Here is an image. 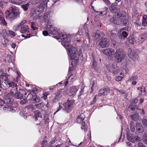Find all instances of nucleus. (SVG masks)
Masks as SVG:
<instances>
[{
  "label": "nucleus",
  "mask_w": 147,
  "mask_h": 147,
  "mask_svg": "<svg viewBox=\"0 0 147 147\" xmlns=\"http://www.w3.org/2000/svg\"><path fill=\"white\" fill-rule=\"evenodd\" d=\"M138 146L139 147H146L145 145H144L142 142H139L138 143Z\"/></svg>",
  "instance_id": "e2e57ef3"
},
{
  "label": "nucleus",
  "mask_w": 147,
  "mask_h": 147,
  "mask_svg": "<svg viewBox=\"0 0 147 147\" xmlns=\"http://www.w3.org/2000/svg\"><path fill=\"white\" fill-rule=\"evenodd\" d=\"M134 139L136 141L138 142L140 140V138L138 136H137L134 137Z\"/></svg>",
  "instance_id": "680f3d73"
},
{
  "label": "nucleus",
  "mask_w": 147,
  "mask_h": 147,
  "mask_svg": "<svg viewBox=\"0 0 147 147\" xmlns=\"http://www.w3.org/2000/svg\"><path fill=\"white\" fill-rule=\"evenodd\" d=\"M120 76H117L115 78V80L117 82H119L124 77L123 75L121 73L120 74Z\"/></svg>",
  "instance_id": "58836bf2"
},
{
  "label": "nucleus",
  "mask_w": 147,
  "mask_h": 147,
  "mask_svg": "<svg viewBox=\"0 0 147 147\" xmlns=\"http://www.w3.org/2000/svg\"><path fill=\"white\" fill-rule=\"evenodd\" d=\"M138 100L137 98H135L133 99L132 102V105H134L136 104L138 101Z\"/></svg>",
  "instance_id": "4d7b16f0"
},
{
  "label": "nucleus",
  "mask_w": 147,
  "mask_h": 147,
  "mask_svg": "<svg viewBox=\"0 0 147 147\" xmlns=\"http://www.w3.org/2000/svg\"><path fill=\"white\" fill-rule=\"evenodd\" d=\"M142 123L144 125L147 126V119L143 118L142 120Z\"/></svg>",
  "instance_id": "603ef678"
},
{
  "label": "nucleus",
  "mask_w": 147,
  "mask_h": 147,
  "mask_svg": "<svg viewBox=\"0 0 147 147\" xmlns=\"http://www.w3.org/2000/svg\"><path fill=\"white\" fill-rule=\"evenodd\" d=\"M72 105V103L70 101H68L63 104V106L65 108L67 109H69L71 106Z\"/></svg>",
  "instance_id": "c756f323"
},
{
  "label": "nucleus",
  "mask_w": 147,
  "mask_h": 147,
  "mask_svg": "<svg viewBox=\"0 0 147 147\" xmlns=\"http://www.w3.org/2000/svg\"><path fill=\"white\" fill-rule=\"evenodd\" d=\"M128 40L130 43L133 44H134L136 41V38L132 36L129 38Z\"/></svg>",
  "instance_id": "f704fd0d"
},
{
  "label": "nucleus",
  "mask_w": 147,
  "mask_h": 147,
  "mask_svg": "<svg viewBox=\"0 0 147 147\" xmlns=\"http://www.w3.org/2000/svg\"><path fill=\"white\" fill-rule=\"evenodd\" d=\"M146 34H144L140 36L138 38V39L140 40L141 42H140V41H138V42L141 43L143 41L144 39H145V37H146L145 35Z\"/></svg>",
  "instance_id": "ea45409f"
},
{
  "label": "nucleus",
  "mask_w": 147,
  "mask_h": 147,
  "mask_svg": "<svg viewBox=\"0 0 147 147\" xmlns=\"http://www.w3.org/2000/svg\"><path fill=\"white\" fill-rule=\"evenodd\" d=\"M81 123L82 126L81 127V128L82 129H83L84 131H86L88 129L87 125H86V123L84 121H82Z\"/></svg>",
  "instance_id": "2f4dec72"
},
{
  "label": "nucleus",
  "mask_w": 147,
  "mask_h": 147,
  "mask_svg": "<svg viewBox=\"0 0 147 147\" xmlns=\"http://www.w3.org/2000/svg\"><path fill=\"white\" fill-rule=\"evenodd\" d=\"M143 142L147 144V134H145L143 139Z\"/></svg>",
  "instance_id": "3c124183"
},
{
  "label": "nucleus",
  "mask_w": 147,
  "mask_h": 147,
  "mask_svg": "<svg viewBox=\"0 0 147 147\" xmlns=\"http://www.w3.org/2000/svg\"><path fill=\"white\" fill-rule=\"evenodd\" d=\"M111 45L114 47H117L118 45V43L115 40H111Z\"/></svg>",
  "instance_id": "a18cd8bd"
},
{
  "label": "nucleus",
  "mask_w": 147,
  "mask_h": 147,
  "mask_svg": "<svg viewBox=\"0 0 147 147\" xmlns=\"http://www.w3.org/2000/svg\"><path fill=\"white\" fill-rule=\"evenodd\" d=\"M92 8H93V10L94 11L96 12V13H99V15H104L105 14H106L107 13V11L106 10H107V9H108L106 8L105 9V10H106V11H96L95 10V9H94V7L93 6L92 7Z\"/></svg>",
  "instance_id": "c9c22d12"
},
{
  "label": "nucleus",
  "mask_w": 147,
  "mask_h": 147,
  "mask_svg": "<svg viewBox=\"0 0 147 147\" xmlns=\"http://www.w3.org/2000/svg\"><path fill=\"white\" fill-rule=\"evenodd\" d=\"M55 96L53 99V102H56L59 100L62 97L61 91H58L55 94Z\"/></svg>",
  "instance_id": "dca6fc26"
},
{
  "label": "nucleus",
  "mask_w": 147,
  "mask_h": 147,
  "mask_svg": "<svg viewBox=\"0 0 147 147\" xmlns=\"http://www.w3.org/2000/svg\"><path fill=\"white\" fill-rule=\"evenodd\" d=\"M142 25L144 26H147V16L146 15H144L143 17Z\"/></svg>",
  "instance_id": "c85d7f7f"
},
{
  "label": "nucleus",
  "mask_w": 147,
  "mask_h": 147,
  "mask_svg": "<svg viewBox=\"0 0 147 147\" xmlns=\"http://www.w3.org/2000/svg\"><path fill=\"white\" fill-rule=\"evenodd\" d=\"M109 39L107 38H101L98 43V45L102 48L108 47L110 45Z\"/></svg>",
  "instance_id": "6e6552de"
},
{
  "label": "nucleus",
  "mask_w": 147,
  "mask_h": 147,
  "mask_svg": "<svg viewBox=\"0 0 147 147\" xmlns=\"http://www.w3.org/2000/svg\"><path fill=\"white\" fill-rule=\"evenodd\" d=\"M3 110L5 111H12L14 112L15 111L12 108L9 107V105H5L4 107L3 108Z\"/></svg>",
  "instance_id": "b1692460"
},
{
  "label": "nucleus",
  "mask_w": 147,
  "mask_h": 147,
  "mask_svg": "<svg viewBox=\"0 0 147 147\" xmlns=\"http://www.w3.org/2000/svg\"><path fill=\"white\" fill-rule=\"evenodd\" d=\"M128 131L127 129V137L128 140L134 143V136H132V134H129V129H128Z\"/></svg>",
  "instance_id": "aec40b11"
},
{
  "label": "nucleus",
  "mask_w": 147,
  "mask_h": 147,
  "mask_svg": "<svg viewBox=\"0 0 147 147\" xmlns=\"http://www.w3.org/2000/svg\"><path fill=\"white\" fill-rule=\"evenodd\" d=\"M26 22V20H23L19 24L20 25L21 27L22 26H26V25H24V24H25Z\"/></svg>",
  "instance_id": "bf43d9fd"
},
{
  "label": "nucleus",
  "mask_w": 147,
  "mask_h": 147,
  "mask_svg": "<svg viewBox=\"0 0 147 147\" xmlns=\"http://www.w3.org/2000/svg\"><path fill=\"white\" fill-rule=\"evenodd\" d=\"M17 85L13 82H11L8 85L7 88H10V93L12 94L14 92H16L18 88H17Z\"/></svg>",
  "instance_id": "ddd939ff"
},
{
  "label": "nucleus",
  "mask_w": 147,
  "mask_h": 147,
  "mask_svg": "<svg viewBox=\"0 0 147 147\" xmlns=\"http://www.w3.org/2000/svg\"><path fill=\"white\" fill-rule=\"evenodd\" d=\"M97 96V94H96L95 96L94 99H93V100L92 101V102L90 103V104L91 105H92L94 104L95 102L96 101V97Z\"/></svg>",
  "instance_id": "13d9d810"
},
{
  "label": "nucleus",
  "mask_w": 147,
  "mask_h": 147,
  "mask_svg": "<svg viewBox=\"0 0 147 147\" xmlns=\"http://www.w3.org/2000/svg\"><path fill=\"white\" fill-rule=\"evenodd\" d=\"M36 107L38 108L45 109V107H47L46 106L43 102H41L39 104H35L34 105Z\"/></svg>",
  "instance_id": "bb28decb"
},
{
  "label": "nucleus",
  "mask_w": 147,
  "mask_h": 147,
  "mask_svg": "<svg viewBox=\"0 0 147 147\" xmlns=\"http://www.w3.org/2000/svg\"><path fill=\"white\" fill-rule=\"evenodd\" d=\"M92 36L94 39L95 40L98 39L101 37L100 33L98 32L93 33L92 34Z\"/></svg>",
  "instance_id": "cd10ccee"
},
{
  "label": "nucleus",
  "mask_w": 147,
  "mask_h": 147,
  "mask_svg": "<svg viewBox=\"0 0 147 147\" xmlns=\"http://www.w3.org/2000/svg\"><path fill=\"white\" fill-rule=\"evenodd\" d=\"M49 1V0H45L43 1L41 3L43 4L45 7H47V3Z\"/></svg>",
  "instance_id": "de8ad7c7"
},
{
  "label": "nucleus",
  "mask_w": 147,
  "mask_h": 147,
  "mask_svg": "<svg viewBox=\"0 0 147 147\" xmlns=\"http://www.w3.org/2000/svg\"><path fill=\"white\" fill-rule=\"evenodd\" d=\"M32 36V35L30 34H28L27 35L25 36L23 34L22 35V36L24 37H25L26 38H28L30 37V36Z\"/></svg>",
  "instance_id": "0e129e2a"
},
{
  "label": "nucleus",
  "mask_w": 147,
  "mask_h": 147,
  "mask_svg": "<svg viewBox=\"0 0 147 147\" xmlns=\"http://www.w3.org/2000/svg\"><path fill=\"white\" fill-rule=\"evenodd\" d=\"M38 13H39V12L36 9L34 8H32L31 9L30 16L32 17L37 14H38Z\"/></svg>",
  "instance_id": "a878e982"
},
{
  "label": "nucleus",
  "mask_w": 147,
  "mask_h": 147,
  "mask_svg": "<svg viewBox=\"0 0 147 147\" xmlns=\"http://www.w3.org/2000/svg\"><path fill=\"white\" fill-rule=\"evenodd\" d=\"M58 35L60 38L62 40L61 44L66 49L72 46L69 43L70 41V38L69 35L62 32L59 33Z\"/></svg>",
  "instance_id": "20e7f679"
},
{
  "label": "nucleus",
  "mask_w": 147,
  "mask_h": 147,
  "mask_svg": "<svg viewBox=\"0 0 147 147\" xmlns=\"http://www.w3.org/2000/svg\"><path fill=\"white\" fill-rule=\"evenodd\" d=\"M130 117L134 121H137L139 120V114L138 113L133 114L131 115Z\"/></svg>",
  "instance_id": "4be33fe9"
},
{
  "label": "nucleus",
  "mask_w": 147,
  "mask_h": 147,
  "mask_svg": "<svg viewBox=\"0 0 147 147\" xmlns=\"http://www.w3.org/2000/svg\"><path fill=\"white\" fill-rule=\"evenodd\" d=\"M126 30V28H123L120 29L118 33V35L120 39H122L126 38L128 34L127 32L124 30Z\"/></svg>",
  "instance_id": "9d476101"
},
{
  "label": "nucleus",
  "mask_w": 147,
  "mask_h": 147,
  "mask_svg": "<svg viewBox=\"0 0 147 147\" xmlns=\"http://www.w3.org/2000/svg\"><path fill=\"white\" fill-rule=\"evenodd\" d=\"M85 117V116L83 114L78 115L76 119L77 122L79 123H81L84 119Z\"/></svg>",
  "instance_id": "412c9836"
},
{
  "label": "nucleus",
  "mask_w": 147,
  "mask_h": 147,
  "mask_svg": "<svg viewBox=\"0 0 147 147\" xmlns=\"http://www.w3.org/2000/svg\"><path fill=\"white\" fill-rule=\"evenodd\" d=\"M137 78L138 77L136 75H134L131 76L129 80L131 81L137 79Z\"/></svg>",
  "instance_id": "8fccbe9b"
},
{
  "label": "nucleus",
  "mask_w": 147,
  "mask_h": 147,
  "mask_svg": "<svg viewBox=\"0 0 147 147\" xmlns=\"http://www.w3.org/2000/svg\"><path fill=\"white\" fill-rule=\"evenodd\" d=\"M27 101L26 99H24L23 100H22L20 102V103L21 104H24L26 103Z\"/></svg>",
  "instance_id": "774afa93"
},
{
  "label": "nucleus",
  "mask_w": 147,
  "mask_h": 147,
  "mask_svg": "<svg viewBox=\"0 0 147 147\" xmlns=\"http://www.w3.org/2000/svg\"><path fill=\"white\" fill-rule=\"evenodd\" d=\"M128 55L129 58L134 61L137 59L138 57V54L135 51L130 48L128 50Z\"/></svg>",
  "instance_id": "1a4fd4ad"
},
{
  "label": "nucleus",
  "mask_w": 147,
  "mask_h": 147,
  "mask_svg": "<svg viewBox=\"0 0 147 147\" xmlns=\"http://www.w3.org/2000/svg\"><path fill=\"white\" fill-rule=\"evenodd\" d=\"M125 56V53L122 49L120 48L117 49L114 55V57L117 58L118 63L121 62Z\"/></svg>",
  "instance_id": "39448f33"
},
{
  "label": "nucleus",
  "mask_w": 147,
  "mask_h": 147,
  "mask_svg": "<svg viewBox=\"0 0 147 147\" xmlns=\"http://www.w3.org/2000/svg\"><path fill=\"white\" fill-rule=\"evenodd\" d=\"M84 85H82V88L81 89L80 91V95L83 94V93L84 91Z\"/></svg>",
  "instance_id": "052dcab7"
},
{
  "label": "nucleus",
  "mask_w": 147,
  "mask_h": 147,
  "mask_svg": "<svg viewBox=\"0 0 147 147\" xmlns=\"http://www.w3.org/2000/svg\"><path fill=\"white\" fill-rule=\"evenodd\" d=\"M66 49L68 50V55L72 60L71 64L76 65L78 62V57L82 54V49H80L78 53L77 49L72 46L68 47Z\"/></svg>",
  "instance_id": "f257e3e1"
},
{
  "label": "nucleus",
  "mask_w": 147,
  "mask_h": 147,
  "mask_svg": "<svg viewBox=\"0 0 147 147\" xmlns=\"http://www.w3.org/2000/svg\"><path fill=\"white\" fill-rule=\"evenodd\" d=\"M30 29L27 25L22 26L21 27L20 32L21 33H24L27 32H29Z\"/></svg>",
  "instance_id": "6ab92c4d"
},
{
  "label": "nucleus",
  "mask_w": 147,
  "mask_h": 147,
  "mask_svg": "<svg viewBox=\"0 0 147 147\" xmlns=\"http://www.w3.org/2000/svg\"><path fill=\"white\" fill-rule=\"evenodd\" d=\"M102 52L105 55L109 56V48L103 50Z\"/></svg>",
  "instance_id": "49530a36"
},
{
  "label": "nucleus",
  "mask_w": 147,
  "mask_h": 147,
  "mask_svg": "<svg viewBox=\"0 0 147 147\" xmlns=\"http://www.w3.org/2000/svg\"><path fill=\"white\" fill-rule=\"evenodd\" d=\"M49 12L45 13L43 16V20L45 22H48L46 26V29L49 31V34H54V32L57 31L58 30L57 27H55L51 22L48 21L50 19Z\"/></svg>",
  "instance_id": "7ed1b4c3"
},
{
  "label": "nucleus",
  "mask_w": 147,
  "mask_h": 147,
  "mask_svg": "<svg viewBox=\"0 0 147 147\" xmlns=\"http://www.w3.org/2000/svg\"><path fill=\"white\" fill-rule=\"evenodd\" d=\"M0 78L2 79L3 81V82H4L7 85V87L8 85L11 82H10L9 80L6 76L4 75H1L0 76Z\"/></svg>",
  "instance_id": "a211bd4d"
},
{
  "label": "nucleus",
  "mask_w": 147,
  "mask_h": 147,
  "mask_svg": "<svg viewBox=\"0 0 147 147\" xmlns=\"http://www.w3.org/2000/svg\"><path fill=\"white\" fill-rule=\"evenodd\" d=\"M110 89L108 87H105L103 88L100 89L98 91V96L105 95H107L109 92Z\"/></svg>",
  "instance_id": "f8f14e48"
},
{
  "label": "nucleus",
  "mask_w": 147,
  "mask_h": 147,
  "mask_svg": "<svg viewBox=\"0 0 147 147\" xmlns=\"http://www.w3.org/2000/svg\"><path fill=\"white\" fill-rule=\"evenodd\" d=\"M20 27H21L20 25H19V24H17L14 26L13 29L17 31L19 29Z\"/></svg>",
  "instance_id": "09e8293b"
},
{
  "label": "nucleus",
  "mask_w": 147,
  "mask_h": 147,
  "mask_svg": "<svg viewBox=\"0 0 147 147\" xmlns=\"http://www.w3.org/2000/svg\"><path fill=\"white\" fill-rule=\"evenodd\" d=\"M24 92V91L22 90H20L19 91H18L14 94V97L18 99H22Z\"/></svg>",
  "instance_id": "2eb2a0df"
},
{
  "label": "nucleus",
  "mask_w": 147,
  "mask_h": 147,
  "mask_svg": "<svg viewBox=\"0 0 147 147\" xmlns=\"http://www.w3.org/2000/svg\"><path fill=\"white\" fill-rule=\"evenodd\" d=\"M78 87L77 86H73L71 87L69 95L70 96L75 95L77 91Z\"/></svg>",
  "instance_id": "f3484780"
},
{
  "label": "nucleus",
  "mask_w": 147,
  "mask_h": 147,
  "mask_svg": "<svg viewBox=\"0 0 147 147\" xmlns=\"http://www.w3.org/2000/svg\"><path fill=\"white\" fill-rule=\"evenodd\" d=\"M40 13H39L32 16L33 19L35 20L40 19L41 18V16L40 15Z\"/></svg>",
  "instance_id": "79ce46f5"
},
{
  "label": "nucleus",
  "mask_w": 147,
  "mask_h": 147,
  "mask_svg": "<svg viewBox=\"0 0 147 147\" xmlns=\"http://www.w3.org/2000/svg\"><path fill=\"white\" fill-rule=\"evenodd\" d=\"M109 9L112 12L115 13L117 14V13H121L120 12V9L118 8L117 5L116 3H112Z\"/></svg>",
  "instance_id": "9b49d317"
},
{
  "label": "nucleus",
  "mask_w": 147,
  "mask_h": 147,
  "mask_svg": "<svg viewBox=\"0 0 147 147\" xmlns=\"http://www.w3.org/2000/svg\"><path fill=\"white\" fill-rule=\"evenodd\" d=\"M136 131L139 133L143 132L144 130V128L141 123L138 122L136 123Z\"/></svg>",
  "instance_id": "4468645a"
},
{
  "label": "nucleus",
  "mask_w": 147,
  "mask_h": 147,
  "mask_svg": "<svg viewBox=\"0 0 147 147\" xmlns=\"http://www.w3.org/2000/svg\"><path fill=\"white\" fill-rule=\"evenodd\" d=\"M123 16L122 13H117L113 16V18L110 19V21L111 22H113L115 24H121V19L119 18Z\"/></svg>",
  "instance_id": "0eeeda50"
},
{
  "label": "nucleus",
  "mask_w": 147,
  "mask_h": 147,
  "mask_svg": "<svg viewBox=\"0 0 147 147\" xmlns=\"http://www.w3.org/2000/svg\"><path fill=\"white\" fill-rule=\"evenodd\" d=\"M31 26L33 30H36L38 28L37 24L35 22L31 23Z\"/></svg>",
  "instance_id": "e433bc0d"
},
{
  "label": "nucleus",
  "mask_w": 147,
  "mask_h": 147,
  "mask_svg": "<svg viewBox=\"0 0 147 147\" xmlns=\"http://www.w3.org/2000/svg\"><path fill=\"white\" fill-rule=\"evenodd\" d=\"M29 6V5L28 4L22 5L21 6V7L25 11H26L28 10V7Z\"/></svg>",
  "instance_id": "37998d69"
},
{
  "label": "nucleus",
  "mask_w": 147,
  "mask_h": 147,
  "mask_svg": "<svg viewBox=\"0 0 147 147\" xmlns=\"http://www.w3.org/2000/svg\"><path fill=\"white\" fill-rule=\"evenodd\" d=\"M7 88V85L4 82H2L1 83V81L0 79V88H1L3 89H6Z\"/></svg>",
  "instance_id": "473e14b6"
},
{
  "label": "nucleus",
  "mask_w": 147,
  "mask_h": 147,
  "mask_svg": "<svg viewBox=\"0 0 147 147\" xmlns=\"http://www.w3.org/2000/svg\"><path fill=\"white\" fill-rule=\"evenodd\" d=\"M97 65V63L96 61V60L93 59V65L92 67L95 69V68L96 67Z\"/></svg>",
  "instance_id": "5fc2aeb1"
},
{
  "label": "nucleus",
  "mask_w": 147,
  "mask_h": 147,
  "mask_svg": "<svg viewBox=\"0 0 147 147\" xmlns=\"http://www.w3.org/2000/svg\"><path fill=\"white\" fill-rule=\"evenodd\" d=\"M20 16V13L18 7L15 6L10 7L8 10L5 12V17L7 19L12 21Z\"/></svg>",
  "instance_id": "f03ea898"
},
{
  "label": "nucleus",
  "mask_w": 147,
  "mask_h": 147,
  "mask_svg": "<svg viewBox=\"0 0 147 147\" xmlns=\"http://www.w3.org/2000/svg\"><path fill=\"white\" fill-rule=\"evenodd\" d=\"M115 53V51L114 49L112 48H109V56L111 57L113 55H114Z\"/></svg>",
  "instance_id": "a19ab883"
},
{
  "label": "nucleus",
  "mask_w": 147,
  "mask_h": 147,
  "mask_svg": "<svg viewBox=\"0 0 147 147\" xmlns=\"http://www.w3.org/2000/svg\"><path fill=\"white\" fill-rule=\"evenodd\" d=\"M9 34L11 37H13L15 36V34L14 32L12 31L9 30Z\"/></svg>",
  "instance_id": "6e6d98bb"
},
{
  "label": "nucleus",
  "mask_w": 147,
  "mask_h": 147,
  "mask_svg": "<svg viewBox=\"0 0 147 147\" xmlns=\"http://www.w3.org/2000/svg\"><path fill=\"white\" fill-rule=\"evenodd\" d=\"M40 100V98L36 96L35 98H34L33 99V103H36L39 102Z\"/></svg>",
  "instance_id": "c03bdc74"
},
{
  "label": "nucleus",
  "mask_w": 147,
  "mask_h": 147,
  "mask_svg": "<svg viewBox=\"0 0 147 147\" xmlns=\"http://www.w3.org/2000/svg\"><path fill=\"white\" fill-rule=\"evenodd\" d=\"M13 95L11 93H7L4 95V101L5 104L13 105V99L12 98Z\"/></svg>",
  "instance_id": "423d86ee"
},
{
  "label": "nucleus",
  "mask_w": 147,
  "mask_h": 147,
  "mask_svg": "<svg viewBox=\"0 0 147 147\" xmlns=\"http://www.w3.org/2000/svg\"><path fill=\"white\" fill-rule=\"evenodd\" d=\"M0 23L4 26H6L7 24L4 18L2 17H0Z\"/></svg>",
  "instance_id": "4c0bfd02"
},
{
  "label": "nucleus",
  "mask_w": 147,
  "mask_h": 147,
  "mask_svg": "<svg viewBox=\"0 0 147 147\" xmlns=\"http://www.w3.org/2000/svg\"><path fill=\"white\" fill-rule=\"evenodd\" d=\"M45 7L42 3H41L38 6L37 10L38 11L39 13H41L43 11Z\"/></svg>",
  "instance_id": "7c9ffc66"
},
{
  "label": "nucleus",
  "mask_w": 147,
  "mask_h": 147,
  "mask_svg": "<svg viewBox=\"0 0 147 147\" xmlns=\"http://www.w3.org/2000/svg\"><path fill=\"white\" fill-rule=\"evenodd\" d=\"M7 3L5 2L0 1V7L2 8H3L4 5Z\"/></svg>",
  "instance_id": "864d4df0"
},
{
  "label": "nucleus",
  "mask_w": 147,
  "mask_h": 147,
  "mask_svg": "<svg viewBox=\"0 0 147 147\" xmlns=\"http://www.w3.org/2000/svg\"><path fill=\"white\" fill-rule=\"evenodd\" d=\"M119 72V70L118 69H115L113 71V73L115 74L118 73Z\"/></svg>",
  "instance_id": "69168bd1"
},
{
  "label": "nucleus",
  "mask_w": 147,
  "mask_h": 147,
  "mask_svg": "<svg viewBox=\"0 0 147 147\" xmlns=\"http://www.w3.org/2000/svg\"><path fill=\"white\" fill-rule=\"evenodd\" d=\"M130 130L132 132H134L135 131V125L134 122L132 121L130 122Z\"/></svg>",
  "instance_id": "72a5a7b5"
},
{
  "label": "nucleus",
  "mask_w": 147,
  "mask_h": 147,
  "mask_svg": "<svg viewBox=\"0 0 147 147\" xmlns=\"http://www.w3.org/2000/svg\"><path fill=\"white\" fill-rule=\"evenodd\" d=\"M44 36H47L48 35V32L47 31H44L42 32Z\"/></svg>",
  "instance_id": "338daca9"
},
{
  "label": "nucleus",
  "mask_w": 147,
  "mask_h": 147,
  "mask_svg": "<svg viewBox=\"0 0 147 147\" xmlns=\"http://www.w3.org/2000/svg\"><path fill=\"white\" fill-rule=\"evenodd\" d=\"M129 18L121 19V24L128 25L129 24Z\"/></svg>",
  "instance_id": "5701e85b"
},
{
  "label": "nucleus",
  "mask_w": 147,
  "mask_h": 147,
  "mask_svg": "<svg viewBox=\"0 0 147 147\" xmlns=\"http://www.w3.org/2000/svg\"><path fill=\"white\" fill-rule=\"evenodd\" d=\"M34 116L35 119L36 121L38 118H41L42 117L41 113L40 112L38 111H36L34 112Z\"/></svg>",
  "instance_id": "393cba45"
}]
</instances>
